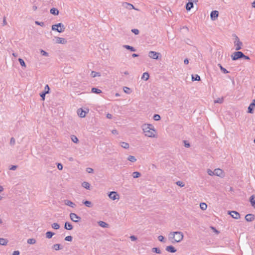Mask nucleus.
<instances>
[{"mask_svg": "<svg viewBox=\"0 0 255 255\" xmlns=\"http://www.w3.org/2000/svg\"><path fill=\"white\" fill-rule=\"evenodd\" d=\"M141 128L146 136L149 137H156V131L152 125L144 124L142 125Z\"/></svg>", "mask_w": 255, "mask_h": 255, "instance_id": "1", "label": "nucleus"}, {"mask_svg": "<svg viewBox=\"0 0 255 255\" xmlns=\"http://www.w3.org/2000/svg\"><path fill=\"white\" fill-rule=\"evenodd\" d=\"M184 235L182 232H171L169 234V240L171 241L172 243H180L183 239Z\"/></svg>", "mask_w": 255, "mask_h": 255, "instance_id": "2", "label": "nucleus"}, {"mask_svg": "<svg viewBox=\"0 0 255 255\" xmlns=\"http://www.w3.org/2000/svg\"><path fill=\"white\" fill-rule=\"evenodd\" d=\"M65 29L64 25L62 23H59L52 25L51 29L58 32H63Z\"/></svg>", "mask_w": 255, "mask_h": 255, "instance_id": "3", "label": "nucleus"}, {"mask_svg": "<svg viewBox=\"0 0 255 255\" xmlns=\"http://www.w3.org/2000/svg\"><path fill=\"white\" fill-rule=\"evenodd\" d=\"M233 36L235 38V41H234V45L235 47V49L237 51H238L242 49V46L243 45V43L240 41L239 38L238 36L236 34H233Z\"/></svg>", "mask_w": 255, "mask_h": 255, "instance_id": "4", "label": "nucleus"}, {"mask_svg": "<svg viewBox=\"0 0 255 255\" xmlns=\"http://www.w3.org/2000/svg\"><path fill=\"white\" fill-rule=\"evenodd\" d=\"M69 217L71 220L75 223H78L81 220V218L74 213H71Z\"/></svg>", "mask_w": 255, "mask_h": 255, "instance_id": "5", "label": "nucleus"}, {"mask_svg": "<svg viewBox=\"0 0 255 255\" xmlns=\"http://www.w3.org/2000/svg\"><path fill=\"white\" fill-rule=\"evenodd\" d=\"M244 56V53L241 51H237L235 52L233 55H232L231 57L233 60H236L240 58H242Z\"/></svg>", "mask_w": 255, "mask_h": 255, "instance_id": "6", "label": "nucleus"}, {"mask_svg": "<svg viewBox=\"0 0 255 255\" xmlns=\"http://www.w3.org/2000/svg\"><path fill=\"white\" fill-rule=\"evenodd\" d=\"M108 196L111 199L113 200H119L120 199L119 195L115 191L110 192L108 195Z\"/></svg>", "mask_w": 255, "mask_h": 255, "instance_id": "7", "label": "nucleus"}, {"mask_svg": "<svg viewBox=\"0 0 255 255\" xmlns=\"http://www.w3.org/2000/svg\"><path fill=\"white\" fill-rule=\"evenodd\" d=\"M160 55L159 53L153 51H150L148 53V56L153 59H158Z\"/></svg>", "mask_w": 255, "mask_h": 255, "instance_id": "8", "label": "nucleus"}, {"mask_svg": "<svg viewBox=\"0 0 255 255\" xmlns=\"http://www.w3.org/2000/svg\"><path fill=\"white\" fill-rule=\"evenodd\" d=\"M50 90L49 87L48 85H46L44 87V91L40 94V97L42 98L43 100H45V95L49 93Z\"/></svg>", "mask_w": 255, "mask_h": 255, "instance_id": "9", "label": "nucleus"}, {"mask_svg": "<svg viewBox=\"0 0 255 255\" xmlns=\"http://www.w3.org/2000/svg\"><path fill=\"white\" fill-rule=\"evenodd\" d=\"M122 6L124 8H127L128 9H129L130 10V9H134L138 10V9H137V8H135L132 4L129 3L128 2H123L122 3Z\"/></svg>", "mask_w": 255, "mask_h": 255, "instance_id": "10", "label": "nucleus"}, {"mask_svg": "<svg viewBox=\"0 0 255 255\" xmlns=\"http://www.w3.org/2000/svg\"><path fill=\"white\" fill-rule=\"evenodd\" d=\"M229 214L230 215L232 218L235 219H239L240 218L241 216L239 213L237 211H232L229 212Z\"/></svg>", "mask_w": 255, "mask_h": 255, "instance_id": "11", "label": "nucleus"}, {"mask_svg": "<svg viewBox=\"0 0 255 255\" xmlns=\"http://www.w3.org/2000/svg\"><path fill=\"white\" fill-rule=\"evenodd\" d=\"M214 175L220 177H223V171L220 168L215 169L214 170Z\"/></svg>", "mask_w": 255, "mask_h": 255, "instance_id": "12", "label": "nucleus"}, {"mask_svg": "<svg viewBox=\"0 0 255 255\" xmlns=\"http://www.w3.org/2000/svg\"><path fill=\"white\" fill-rule=\"evenodd\" d=\"M65 205L68 206L71 208H74L76 207V205L72 201L68 200H65L64 201Z\"/></svg>", "mask_w": 255, "mask_h": 255, "instance_id": "13", "label": "nucleus"}, {"mask_svg": "<svg viewBox=\"0 0 255 255\" xmlns=\"http://www.w3.org/2000/svg\"><path fill=\"white\" fill-rule=\"evenodd\" d=\"M219 12L217 10H213L211 12L210 16L213 20H215L218 16Z\"/></svg>", "mask_w": 255, "mask_h": 255, "instance_id": "14", "label": "nucleus"}, {"mask_svg": "<svg viewBox=\"0 0 255 255\" xmlns=\"http://www.w3.org/2000/svg\"><path fill=\"white\" fill-rule=\"evenodd\" d=\"M255 215L252 214H249L246 215L245 219L248 222H252L255 219Z\"/></svg>", "mask_w": 255, "mask_h": 255, "instance_id": "15", "label": "nucleus"}, {"mask_svg": "<svg viewBox=\"0 0 255 255\" xmlns=\"http://www.w3.org/2000/svg\"><path fill=\"white\" fill-rule=\"evenodd\" d=\"M56 43H58V44H66L67 43V40L64 38H62V37H56Z\"/></svg>", "mask_w": 255, "mask_h": 255, "instance_id": "16", "label": "nucleus"}, {"mask_svg": "<svg viewBox=\"0 0 255 255\" xmlns=\"http://www.w3.org/2000/svg\"><path fill=\"white\" fill-rule=\"evenodd\" d=\"M255 106V100H253L252 103L250 104L248 107V112L249 113H253V108Z\"/></svg>", "mask_w": 255, "mask_h": 255, "instance_id": "17", "label": "nucleus"}, {"mask_svg": "<svg viewBox=\"0 0 255 255\" xmlns=\"http://www.w3.org/2000/svg\"><path fill=\"white\" fill-rule=\"evenodd\" d=\"M165 250L166 251L172 253H174L176 252V250L172 246H169L166 247Z\"/></svg>", "mask_w": 255, "mask_h": 255, "instance_id": "18", "label": "nucleus"}, {"mask_svg": "<svg viewBox=\"0 0 255 255\" xmlns=\"http://www.w3.org/2000/svg\"><path fill=\"white\" fill-rule=\"evenodd\" d=\"M73 227L70 223L68 222H66L65 223L64 228L66 230H71L73 229Z\"/></svg>", "mask_w": 255, "mask_h": 255, "instance_id": "19", "label": "nucleus"}, {"mask_svg": "<svg viewBox=\"0 0 255 255\" xmlns=\"http://www.w3.org/2000/svg\"><path fill=\"white\" fill-rule=\"evenodd\" d=\"M77 113L81 118H84L86 116V112L84 111L81 109L78 110Z\"/></svg>", "mask_w": 255, "mask_h": 255, "instance_id": "20", "label": "nucleus"}, {"mask_svg": "<svg viewBox=\"0 0 255 255\" xmlns=\"http://www.w3.org/2000/svg\"><path fill=\"white\" fill-rule=\"evenodd\" d=\"M120 145L125 149H128L129 147V144L127 142L121 141L120 142Z\"/></svg>", "mask_w": 255, "mask_h": 255, "instance_id": "21", "label": "nucleus"}, {"mask_svg": "<svg viewBox=\"0 0 255 255\" xmlns=\"http://www.w3.org/2000/svg\"><path fill=\"white\" fill-rule=\"evenodd\" d=\"M250 202H251L252 206L254 207H255V195H252L250 197Z\"/></svg>", "mask_w": 255, "mask_h": 255, "instance_id": "22", "label": "nucleus"}, {"mask_svg": "<svg viewBox=\"0 0 255 255\" xmlns=\"http://www.w3.org/2000/svg\"><path fill=\"white\" fill-rule=\"evenodd\" d=\"M8 240L3 238H0V245L6 246L7 244Z\"/></svg>", "mask_w": 255, "mask_h": 255, "instance_id": "23", "label": "nucleus"}, {"mask_svg": "<svg viewBox=\"0 0 255 255\" xmlns=\"http://www.w3.org/2000/svg\"><path fill=\"white\" fill-rule=\"evenodd\" d=\"M98 224L100 226L103 228H108L109 225L104 221H100L98 222Z\"/></svg>", "mask_w": 255, "mask_h": 255, "instance_id": "24", "label": "nucleus"}, {"mask_svg": "<svg viewBox=\"0 0 255 255\" xmlns=\"http://www.w3.org/2000/svg\"><path fill=\"white\" fill-rule=\"evenodd\" d=\"M50 13L55 15H57L59 14V11L57 9L55 8H52L50 10Z\"/></svg>", "mask_w": 255, "mask_h": 255, "instance_id": "25", "label": "nucleus"}, {"mask_svg": "<svg viewBox=\"0 0 255 255\" xmlns=\"http://www.w3.org/2000/svg\"><path fill=\"white\" fill-rule=\"evenodd\" d=\"M149 77V75L147 72H144L142 76L141 79L144 80L145 81H147Z\"/></svg>", "mask_w": 255, "mask_h": 255, "instance_id": "26", "label": "nucleus"}, {"mask_svg": "<svg viewBox=\"0 0 255 255\" xmlns=\"http://www.w3.org/2000/svg\"><path fill=\"white\" fill-rule=\"evenodd\" d=\"M193 7V2H189L186 4V8L187 10H190Z\"/></svg>", "mask_w": 255, "mask_h": 255, "instance_id": "27", "label": "nucleus"}, {"mask_svg": "<svg viewBox=\"0 0 255 255\" xmlns=\"http://www.w3.org/2000/svg\"><path fill=\"white\" fill-rule=\"evenodd\" d=\"M83 203L87 207L91 208L93 206L92 203L89 201H84Z\"/></svg>", "mask_w": 255, "mask_h": 255, "instance_id": "28", "label": "nucleus"}, {"mask_svg": "<svg viewBox=\"0 0 255 255\" xmlns=\"http://www.w3.org/2000/svg\"><path fill=\"white\" fill-rule=\"evenodd\" d=\"M132 176L134 178H137L141 176V173L137 171L133 172L132 174Z\"/></svg>", "mask_w": 255, "mask_h": 255, "instance_id": "29", "label": "nucleus"}, {"mask_svg": "<svg viewBox=\"0 0 255 255\" xmlns=\"http://www.w3.org/2000/svg\"><path fill=\"white\" fill-rule=\"evenodd\" d=\"M128 160L131 162H135L136 161V158L132 155H129L128 157Z\"/></svg>", "mask_w": 255, "mask_h": 255, "instance_id": "30", "label": "nucleus"}, {"mask_svg": "<svg viewBox=\"0 0 255 255\" xmlns=\"http://www.w3.org/2000/svg\"><path fill=\"white\" fill-rule=\"evenodd\" d=\"M192 80L193 81H199L200 80V77L197 74H196L195 75H192Z\"/></svg>", "mask_w": 255, "mask_h": 255, "instance_id": "31", "label": "nucleus"}, {"mask_svg": "<svg viewBox=\"0 0 255 255\" xmlns=\"http://www.w3.org/2000/svg\"><path fill=\"white\" fill-rule=\"evenodd\" d=\"M123 46L127 49L131 51H135V50H136L133 47L129 46V45H125Z\"/></svg>", "mask_w": 255, "mask_h": 255, "instance_id": "32", "label": "nucleus"}, {"mask_svg": "<svg viewBox=\"0 0 255 255\" xmlns=\"http://www.w3.org/2000/svg\"><path fill=\"white\" fill-rule=\"evenodd\" d=\"M54 233L48 231L46 233V237L48 239H51L52 236L54 235Z\"/></svg>", "mask_w": 255, "mask_h": 255, "instance_id": "33", "label": "nucleus"}, {"mask_svg": "<svg viewBox=\"0 0 255 255\" xmlns=\"http://www.w3.org/2000/svg\"><path fill=\"white\" fill-rule=\"evenodd\" d=\"M218 66L220 67L221 70L222 71L223 73H224V74H227V73H228L229 72L225 68H224L222 65L221 64H218Z\"/></svg>", "mask_w": 255, "mask_h": 255, "instance_id": "34", "label": "nucleus"}, {"mask_svg": "<svg viewBox=\"0 0 255 255\" xmlns=\"http://www.w3.org/2000/svg\"><path fill=\"white\" fill-rule=\"evenodd\" d=\"M91 91L92 93L96 94H100L102 93V91L100 89L96 88H93L91 90Z\"/></svg>", "mask_w": 255, "mask_h": 255, "instance_id": "35", "label": "nucleus"}, {"mask_svg": "<svg viewBox=\"0 0 255 255\" xmlns=\"http://www.w3.org/2000/svg\"><path fill=\"white\" fill-rule=\"evenodd\" d=\"M82 186L87 189H89L90 188V184L87 182H83L82 184Z\"/></svg>", "mask_w": 255, "mask_h": 255, "instance_id": "36", "label": "nucleus"}, {"mask_svg": "<svg viewBox=\"0 0 255 255\" xmlns=\"http://www.w3.org/2000/svg\"><path fill=\"white\" fill-rule=\"evenodd\" d=\"M200 207L202 210H205L207 208V205L205 203H201L200 204Z\"/></svg>", "mask_w": 255, "mask_h": 255, "instance_id": "37", "label": "nucleus"}, {"mask_svg": "<svg viewBox=\"0 0 255 255\" xmlns=\"http://www.w3.org/2000/svg\"><path fill=\"white\" fill-rule=\"evenodd\" d=\"M27 242L28 244L33 245V244H35L36 240H35V239H33V238L29 239L27 240Z\"/></svg>", "mask_w": 255, "mask_h": 255, "instance_id": "38", "label": "nucleus"}, {"mask_svg": "<svg viewBox=\"0 0 255 255\" xmlns=\"http://www.w3.org/2000/svg\"><path fill=\"white\" fill-rule=\"evenodd\" d=\"M71 139L74 143H77L79 141L78 138L74 135H71Z\"/></svg>", "mask_w": 255, "mask_h": 255, "instance_id": "39", "label": "nucleus"}, {"mask_svg": "<svg viewBox=\"0 0 255 255\" xmlns=\"http://www.w3.org/2000/svg\"><path fill=\"white\" fill-rule=\"evenodd\" d=\"M60 244H55L52 246V249L55 251H58L61 249Z\"/></svg>", "mask_w": 255, "mask_h": 255, "instance_id": "40", "label": "nucleus"}, {"mask_svg": "<svg viewBox=\"0 0 255 255\" xmlns=\"http://www.w3.org/2000/svg\"><path fill=\"white\" fill-rule=\"evenodd\" d=\"M52 228L55 230H58L60 228V225L57 223H53L51 225Z\"/></svg>", "mask_w": 255, "mask_h": 255, "instance_id": "41", "label": "nucleus"}, {"mask_svg": "<svg viewBox=\"0 0 255 255\" xmlns=\"http://www.w3.org/2000/svg\"><path fill=\"white\" fill-rule=\"evenodd\" d=\"M152 251L154 253H156L157 254H160L161 251L159 248H153L152 249Z\"/></svg>", "mask_w": 255, "mask_h": 255, "instance_id": "42", "label": "nucleus"}, {"mask_svg": "<svg viewBox=\"0 0 255 255\" xmlns=\"http://www.w3.org/2000/svg\"><path fill=\"white\" fill-rule=\"evenodd\" d=\"M18 61H19V62L20 63V64L21 65V66L24 67H26L25 63L24 60L22 59L19 58L18 59Z\"/></svg>", "mask_w": 255, "mask_h": 255, "instance_id": "43", "label": "nucleus"}, {"mask_svg": "<svg viewBox=\"0 0 255 255\" xmlns=\"http://www.w3.org/2000/svg\"><path fill=\"white\" fill-rule=\"evenodd\" d=\"M223 101H224L223 98H218L217 100L214 101V103L222 104L223 102Z\"/></svg>", "mask_w": 255, "mask_h": 255, "instance_id": "44", "label": "nucleus"}, {"mask_svg": "<svg viewBox=\"0 0 255 255\" xmlns=\"http://www.w3.org/2000/svg\"><path fill=\"white\" fill-rule=\"evenodd\" d=\"M160 115H158V114H155L154 116H153V119L154 120L156 121H159L160 120Z\"/></svg>", "mask_w": 255, "mask_h": 255, "instance_id": "45", "label": "nucleus"}, {"mask_svg": "<svg viewBox=\"0 0 255 255\" xmlns=\"http://www.w3.org/2000/svg\"><path fill=\"white\" fill-rule=\"evenodd\" d=\"M176 185H177L178 186H179L181 187H183L185 185V184L183 183V182L180 181H177L176 182Z\"/></svg>", "mask_w": 255, "mask_h": 255, "instance_id": "46", "label": "nucleus"}, {"mask_svg": "<svg viewBox=\"0 0 255 255\" xmlns=\"http://www.w3.org/2000/svg\"><path fill=\"white\" fill-rule=\"evenodd\" d=\"M124 91L127 94H129L130 93V89L127 87H124Z\"/></svg>", "mask_w": 255, "mask_h": 255, "instance_id": "47", "label": "nucleus"}, {"mask_svg": "<svg viewBox=\"0 0 255 255\" xmlns=\"http://www.w3.org/2000/svg\"><path fill=\"white\" fill-rule=\"evenodd\" d=\"M73 237L71 236H68L65 237V240L68 242H71L72 241Z\"/></svg>", "mask_w": 255, "mask_h": 255, "instance_id": "48", "label": "nucleus"}, {"mask_svg": "<svg viewBox=\"0 0 255 255\" xmlns=\"http://www.w3.org/2000/svg\"><path fill=\"white\" fill-rule=\"evenodd\" d=\"M92 75L93 77H95L96 76H100V74L98 72L92 71Z\"/></svg>", "mask_w": 255, "mask_h": 255, "instance_id": "49", "label": "nucleus"}, {"mask_svg": "<svg viewBox=\"0 0 255 255\" xmlns=\"http://www.w3.org/2000/svg\"><path fill=\"white\" fill-rule=\"evenodd\" d=\"M10 144L12 146L14 145L15 143V140L13 137H11L10 140Z\"/></svg>", "mask_w": 255, "mask_h": 255, "instance_id": "50", "label": "nucleus"}, {"mask_svg": "<svg viewBox=\"0 0 255 255\" xmlns=\"http://www.w3.org/2000/svg\"><path fill=\"white\" fill-rule=\"evenodd\" d=\"M35 23L36 24L40 25V26H41L42 27H43L45 25L44 22H39L38 21H36L35 22Z\"/></svg>", "mask_w": 255, "mask_h": 255, "instance_id": "51", "label": "nucleus"}, {"mask_svg": "<svg viewBox=\"0 0 255 255\" xmlns=\"http://www.w3.org/2000/svg\"><path fill=\"white\" fill-rule=\"evenodd\" d=\"M207 173L210 176H213L214 175V171H213L212 170L208 169L207 170Z\"/></svg>", "mask_w": 255, "mask_h": 255, "instance_id": "52", "label": "nucleus"}, {"mask_svg": "<svg viewBox=\"0 0 255 255\" xmlns=\"http://www.w3.org/2000/svg\"><path fill=\"white\" fill-rule=\"evenodd\" d=\"M40 53L43 56H48V53L47 52H46L44 50H41Z\"/></svg>", "mask_w": 255, "mask_h": 255, "instance_id": "53", "label": "nucleus"}, {"mask_svg": "<svg viewBox=\"0 0 255 255\" xmlns=\"http://www.w3.org/2000/svg\"><path fill=\"white\" fill-rule=\"evenodd\" d=\"M86 171L89 173H91L93 172L94 170L92 168L88 167L86 168Z\"/></svg>", "mask_w": 255, "mask_h": 255, "instance_id": "54", "label": "nucleus"}, {"mask_svg": "<svg viewBox=\"0 0 255 255\" xmlns=\"http://www.w3.org/2000/svg\"><path fill=\"white\" fill-rule=\"evenodd\" d=\"M158 239L159 241L164 242V238L163 236L160 235L158 237Z\"/></svg>", "mask_w": 255, "mask_h": 255, "instance_id": "55", "label": "nucleus"}, {"mask_svg": "<svg viewBox=\"0 0 255 255\" xmlns=\"http://www.w3.org/2000/svg\"><path fill=\"white\" fill-rule=\"evenodd\" d=\"M131 31L134 33L135 34L137 35L139 34V30L137 29H132Z\"/></svg>", "mask_w": 255, "mask_h": 255, "instance_id": "56", "label": "nucleus"}, {"mask_svg": "<svg viewBox=\"0 0 255 255\" xmlns=\"http://www.w3.org/2000/svg\"><path fill=\"white\" fill-rule=\"evenodd\" d=\"M57 168L59 170H61L63 169V165L61 163L57 164Z\"/></svg>", "mask_w": 255, "mask_h": 255, "instance_id": "57", "label": "nucleus"}, {"mask_svg": "<svg viewBox=\"0 0 255 255\" xmlns=\"http://www.w3.org/2000/svg\"><path fill=\"white\" fill-rule=\"evenodd\" d=\"M17 168V165H12L10 168H9V170H15L16 169V168Z\"/></svg>", "mask_w": 255, "mask_h": 255, "instance_id": "58", "label": "nucleus"}, {"mask_svg": "<svg viewBox=\"0 0 255 255\" xmlns=\"http://www.w3.org/2000/svg\"><path fill=\"white\" fill-rule=\"evenodd\" d=\"M130 239L132 241H134L136 240L137 238L134 236H131L130 237Z\"/></svg>", "mask_w": 255, "mask_h": 255, "instance_id": "59", "label": "nucleus"}, {"mask_svg": "<svg viewBox=\"0 0 255 255\" xmlns=\"http://www.w3.org/2000/svg\"><path fill=\"white\" fill-rule=\"evenodd\" d=\"M20 252L18 251H15L13 252L12 255H19Z\"/></svg>", "mask_w": 255, "mask_h": 255, "instance_id": "60", "label": "nucleus"}, {"mask_svg": "<svg viewBox=\"0 0 255 255\" xmlns=\"http://www.w3.org/2000/svg\"><path fill=\"white\" fill-rule=\"evenodd\" d=\"M2 24H3V25H6L7 24V22L6 21L5 17H3V21H2Z\"/></svg>", "mask_w": 255, "mask_h": 255, "instance_id": "61", "label": "nucleus"}, {"mask_svg": "<svg viewBox=\"0 0 255 255\" xmlns=\"http://www.w3.org/2000/svg\"><path fill=\"white\" fill-rule=\"evenodd\" d=\"M107 118L109 119H111L113 117L112 115L110 114H108L106 116Z\"/></svg>", "mask_w": 255, "mask_h": 255, "instance_id": "62", "label": "nucleus"}, {"mask_svg": "<svg viewBox=\"0 0 255 255\" xmlns=\"http://www.w3.org/2000/svg\"><path fill=\"white\" fill-rule=\"evenodd\" d=\"M242 58H243L246 60H250V57L248 56L245 55L244 54V56L242 57Z\"/></svg>", "mask_w": 255, "mask_h": 255, "instance_id": "63", "label": "nucleus"}, {"mask_svg": "<svg viewBox=\"0 0 255 255\" xmlns=\"http://www.w3.org/2000/svg\"><path fill=\"white\" fill-rule=\"evenodd\" d=\"M184 64H188V63H189V60H188V59L187 58L185 59H184Z\"/></svg>", "mask_w": 255, "mask_h": 255, "instance_id": "64", "label": "nucleus"}]
</instances>
